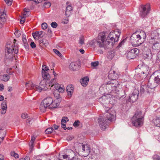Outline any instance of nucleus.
I'll return each mask as SVG.
<instances>
[{
	"mask_svg": "<svg viewBox=\"0 0 160 160\" xmlns=\"http://www.w3.org/2000/svg\"><path fill=\"white\" fill-rule=\"evenodd\" d=\"M59 92L57 90H55L53 92V94L54 97L56 98V99H58L59 98L60 95Z\"/></svg>",
	"mask_w": 160,
	"mask_h": 160,
	"instance_id": "nucleus-41",
	"label": "nucleus"
},
{
	"mask_svg": "<svg viewBox=\"0 0 160 160\" xmlns=\"http://www.w3.org/2000/svg\"><path fill=\"white\" fill-rule=\"evenodd\" d=\"M79 66V63L77 62H72L70 64L69 68L72 70L74 71L78 69Z\"/></svg>",
	"mask_w": 160,
	"mask_h": 160,
	"instance_id": "nucleus-16",
	"label": "nucleus"
},
{
	"mask_svg": "<svg viewBox=\"0 0 160 160\" xmlns=\"http://www.w3.org/2000/svg\"><path fill=\"white\" fill-rule=\"evenodd\" d=\"M69 121L68 118L67 117H63L61 121V123H66Z\"/></svg>",
	"mask_w": 160,
	"mask_h": 160,
	"instance_id": "nucleus-43",
	"label": "nucleus"
},
{
	"mask_svg": "<svg viewBox=\"0 0 160 160\" xmlns=\"http://www.w3.org/2000/svg\"><path fill=\"white\" fill-rule=\"evenodd\" d=\"M42 76L43 80H45L49 79L50 77V75L47 72H42Z\"/></svg>",
	"mask_w": 160,
	"mask_h": 160,
	"instance_id": "nucleus-37",
	"label": "nucleus"
},
{
	"mask_svg": "<svg viewBox=\"0 0 160 160\" xmlns=\"http://www.w3.org/2000/svg\"><path fill=\"white\" fill-rule=\"evenodd\" d=\"M142 52L143 58L147 61L151 60L152 58V55L150 48L148 46V44L143 43L139 48Z\"/></svg>",
	"mask_w": 160,
	"mask_h": 160,
	"instance_id": "nucleus-7",
	"label": "nucleus"
},
{
	"mask_svg": "<svg viewBox=\"0 0 160 160\" xmlns=\"http://www.w3.org/2000/svg\"><path fill=\"white\" fill-rule=\"evenodd\" d=\"M49 85L48 84V81L43 80L39 83V85H36V90L41 92L42 90H46L49 89Z\"/></svg>",
	"mask_w": 160,
	"mask_h": 160,
	"instance_id": "nucleus-11",
	"label": "nucleus"
},
{
	"mask_svg": "<svg viewBox=\"0 0 160 160\" xmlns=\"http://www.w3.org/2000/svg\"><path fill=\"white\" fill-rule=\"evenodd\" d=\"M146 38V34L143 31L141 32L139 34L135 32L131 36L130 41L133 45L139 46V48L140 46L144 43L143 41Z\"/></svg>",
	"mask_w": 160,
	"mask_h": 160,
	"instance_id": "nucleus-5",
	"label": "nucleus"
},
{
	"mask_svg": "<svg viewBox=\"0 0 160 160\" xmlns=\"http://www.w3.org/2000/svg\"><path fill=\"white\" fill-rule=\"evenodd\" d=\"M78 146L80 147V151L79 152L82 156H87L90 152V148L88 144H83L82 143H79Z\"/></svg>",
	"mask_w": 160,
	"mask_h": 160,
	"instance_id": "nucleus-9",
	"label": "nucleus"
},
{
	"mask_svg": "<svg viewBox=\"0 0 160 160\" xmlns=\"http://www.w3.org/2000/svg\"><path fill=\"white\" fill-rule=\"evenodd\" d=\"M156 73H157V76L154 78V82L157 85L160 82V72H156Z\"/></svg>",
	"mask_w": 160,
	"mask_h": 160,
	"instance_id": "nucleus-34",
	"label": "nucleus"
},
{
	"mask_svg": "<svg viewBox=\"0 0 160 160\" xmlns=\"http://www.w3.org/2000/svg\"><path fill=\"white\" fill-rule=\"evenodd\" d=\"M72 10V8L71 5H68L66 8L65 15L67 17H69L71 14Z\"/></svg>",
	"mask_w": 160,
	"mask_h": 160,
	"instance_id": "nucleus-25",
	"label": "nucleus"
},
{
	"mask_svg": "<svg viewBox=\"0 0 160 160\" xmlns=\"http://www.w3.org/2000/svg\"><path fill=\"white\" fill-rule=\"evenodd\" d=\"M30 46L32 48H33L36 47V45L34 42H32L30 44Z\"/></svg>",
	"mask_w": 160,
	"mask_h": 160,
	"instance_id": "nucleus-60",
	"label": "nucleus"
},
{
	"mask_svg": "<svg viewBox=\"0 0 160 160\" xmlns=\"http://www.w3.org/2000/svg\"><path fill=\"white\" fill-rule=\"evenodd\" d=\"M47 23L44 22L42 24V28L43 29H45L47 27Z\"/></svg>",
	"mask_w": 160,
	"mask_h": 160,
	"instance_id": "nucleus-52",
	"label": "nucleus"
},
{
	"mask_svg": "<svg viewBox=\"0 0 160 160\" xmlns=\"http://www.w3.org/2000/svg\"><path fill=\"white\" fill-rule=\"evenodd\" d=\"M148 46L152 47L153 50L158 52L160 49V34L156 31H154L151 34V38L148 42H145Z\"/></svg>",
	"mask_w": 160,
	"mask_h": 160,
	"instance_id": "nucleus-3",
	"label": "nucleus"
},
{
	"mask_svg": "<svg viewBox=\"0 0 160 160\" xmlns=\"http://www.w3.org/2000/svg\"><path fill=\"white\" fill-rule=\"evenodd\" d=\"M154 160H159L160 159V157L157 155H154L153 157Z\"/></svg>",
	"mask_w": 160,
	"mask_h": 160,
	"instance_id": "nucleus-56",
	"label": "nucleus"
},
{
	"mask_svg": "<svg viewBox=\"0 0 160 160\" xmlns=\"http://www.w3.org/2000/svg\"><path fill=\"white\" fill-rule=\"evenodd\" d=\"M143 120L132 118V123L136 127H139L142 126L143 124Z\"/></svg>",
	"mask_w": 160,
	"mask_h": 160,
	"instance_id": "nucleus-17",
	"label": "nucleus"
},
{
	"mask_svg": "<svg viewBox=\"0 0 160 160\" xmlns=\"http://www.w3.org/2000/svg\"><path fill=\"white\" fill-rule=\"evenodd\" d=\"M106 118L100 117L98 119V122L101 129L103 130L106 128L108 124L109 121L112 122L116 119L115 111L113 109H108Z\"/></svg>",
	"mask_w": 160,
	"mask_h": 160,
	"instance_id": "nucleus-2",
	"label": "nucleus"
},
{
	"mask_svg": "<svg viewBox=\"0 0 160 160\" xmlns=\"http://www.w3.org/2000/svg\"><path fill=\"white\" fill-rule=\"evenodd\" d=\"M99 102L102 103L103 105H105V104L109 103V101L106 96H104L99 98Z\"/></svg>",
	"mask_w": 160,
	"mask_h": 160,
	"instance_id": "nucleus-22",
	"label": "nucleus"
},
{
	"mask_svg": "<svg viewBox=\"0 0 160 160\" xmlns=\"http://www.w3.org/2000/svg\"><path fill=\"white\" fill-rule=\"evenodd\" d=\"M118 83L116 81L108 82L106 85V89L108 93L112 96H115V93L116 90H118Z\"/></svg>",
	"mask_w": 160,
	"mask_h": 160,
	"instance_id": "nucleus-8",
	"label": "nucleus"
},
{
	"mask_svg": "<svg viewBox=\"0 0 160 160\" xmlns=\"http://www.w3.org/2000/svg\"><path fill=\"white\" fill-rule=\"evenodd\" d=\"M21 117L22 118L24 119H26L27 118H28V117H28V116L27 114L26 113H22V114Z\"/></svg>",
	"mask_w": 160,
	"mask_h": 160,
	"instance_id": "nucleus-54",
	"label": "nucleus"
},
{
	"mask_svg": "<svg viewBox=\"0 0 160 160\" xmlns=\"http://www.w3.org/2000/svg\"><path fill=\"white\" fill-rule=\"evenodd\" d=\"M139 94V92L137 89H135L132 94L130 95L128 100L129 102H133L136 101L138 98Z\"/></svg>",
	"mask_w": 160,
	"mask_h": 160,
	"instance_id": "nucleus-14",
	"label": "nucleus"
},
{
	"mask_svg": "<svg viewBox=\"0 0 160 160\" xmlns=\"http://www.w3.org/2000/svg\"><path fill=\"white\" fill-rule=\"evenodd\" d=\"M13 43L8 42L6 46L5 56L8 59H11L13 58L14 55L18 52V47L17 43H16V40H14Z\"/></svg>",
	"mask_w": 160,
	"mask_h": 160,
	"instance_id": "nucleus-4",
	"label": "nucleus"
},
{
	"mask_svg": "<svg viewBox=\"0 0 160 160\" xmlns=\"http://www.w3.org/2000/svg\"><path fill=\"white\" fill-rule=\"evenodd\" d=\"M55 88L59 92H62L64 90V88L63 86H59L58 84H56L55 86Z\"/></svg>",
	"mask_w": 160,
	"mask_h": 160,
	"instance_id": "nucleus-30",
	"label": "nucleus"
},
{
	"mask_svg": "<svg viewBox=\"0 0 160 160\" xmlns=\"http://www.w3.org/2000/svg\"><path fill=\"white\" fill-rule=\"evenodd\" d=\"M25 18L23 17H21V19L20 21V23L21 24L25 22Z\"/></svg>",
	"mask_w": 160,
	"mask_h": 160,
	"instance_id": "nucleus-64",
	"label": "nucleus"
},
{
	"mask_svg": "<svg viewBox=\"0 0 160 160\" xmlns=\"http://www.w3.org/2000/svg\"><path fill=\"white\" fill-rule=\"evenodd\" d=\"M115 53L113 51L108 52L107 55V57L109 59H112L115 56Z\"/></svg>",
	"mask_w": 160,
	"mask_h": 160,
	"instance_id": "nucleus-38",
	"label": "nucleus"
},
{
	"mask_svg": "<svg viewBox=\"0 0 160 160\" xmlns=\"http://www.w3.org/2000/svg\"><path fill=\"white\" fill-rule=\"evenodd\" d=\"M80 122L79 120L76 121L73 123V125L75 127H77L79 125Z\"/></svg>",
	"mask_w": 160,
	"mask_h": 160,
	"instance_id": "nucleus-48",
	"label": "nucleus"
},
{
	"mask_svg": "<svg viewBox=\"0 0 160 160\" xmlns=\"http://www.w3.org/2000/svg\"><path fill=\"white\" fill-rule=\"evenodd\" d=\"M52 103V98L48 97L44 99L42 102L40 106V109L41 111L43 112L45 111V109L47 108H50L51 104Z\"/></svg>",
	"mask_w": 160,
	"mask_h": 160,
	"instance_id": "nucleus-10",
	"label": "nucleus"
},
{
	"mask_svg": "<svg viewBox=\"0 0 160 160\" xmlns=\"http://www.w3.org/2000/svg\"><path fill=\"white\" fill-rule=\"evenodd\" d=\"M133 118L143 120V115L142 114V112L140 111H137L133 116Z\"/></svg>",
	"mask_w": 160,
	"mask_h": 160,
	"instance_id": "nucleus-20",
	"label": "nucleus"
},
{
	"mask_svg": "<svg viewBox=\"0 0 160 160\" xmlns=\"http://www.w3.org/2000/svg\"><path fill=\"white\" fill-rule=\"evenodd\" d=\"M29 145L30 147V149L31 150L33 147V142H30Z\"/></svg>",
	"mask_w": 160,
	"mask_h": 160,
	"instance_id": "nucleus-61",
	"label": "nucleus"
},
{
	"mask_svg": "<svg viewBox=\"0 0 160 160\" xmlns=\"http://www.w3.org/2000/svg\"><path fill=\"white\" fill-rule=\"evenodd\" d=\"M4 1L8 6H10L12 3V0H4Z\"/></svg>",
	"mask_w": 160,
	"mask_h": 160,
	"instance_id": "nucleus-50",
	"label": "nucleus"
},
{
	"mask_svg": "<svg viewBox=\"0 0 160 160\" xmlns=\"http://www.w3.org/2000/svg\"><path fill=\"white\" fill-rule=\"evenodd\" d=\"M139 52V49L137 48H134L132 49L130 51L128 52L127 54V59H131L134 58L138 53Z\"/></svg>",
	"mask_w": 160,
	"mask_h": 160,
	"instance_id": "nucleus-12",
	"label": "nucleus"
},
{
	"mask_svg": "<svg viewBox=\"0 0 160 160\" xmlns=\"http://www.w3.org/2000/svg\"><path fill=\"white\" fill-rule=\"evenodd\" d=\"M51 25L52 28H56L58 26V24L55 22H53L51 24Z\"/></svg>",
	"mask_w": 160,
	"mask_h": 160,
	"instance_id": "nucleus-49",
	"label": "nucleus"
},
{
	"mask_svg": "<svg viewBox=\"0 0 160 160\" xmlns=\"http://www.w3.org/2000/svg\"><path fill=\"white\" fill-rule=\"evenodd\" d=\"M60 102L58 100L56 99L53 101L52 100V103L50 107V108H55L57 107L59 105Z\"/></svg>",
	"mask_w": 160,
	"mask_h": 160,
	"instance_id": "nucleus-27",
	"label": "nucleus"
},
{
	"mask_svg": "<svg viewBox=\"0 0 160 160\" xmlns=\"http://www.w3.org/2000/svg\"><path fill=\"white\" fill-rule=\"evenodd\" d=\"M6 14L3 12L0 15V24L3 25L6 19L5 18Z\"/></svg>",
	"mask_w": 160,
	"mask_h": 160,
	"instance_id": "nucleus-28",
	"label": "nucleus"
},
{
	"mask_svg": "<svg viewBox=\"0 0 160 160\" xmlns=\"http://www.w3.org/2000/svg\"><path fill=\"white\" fill-rule=\"evenodd\" d=\"M56 80L55 78L53 79H52L49 83L48 82V84L49 85V89H51V88H54L56 84H58L56 83Z\"/></svg>",
	"mask_w": 160,
	"mask_h": 160,
	"instance_id": "nucleus-31",
	"label": "nucleus"
},
{
	"mask_svg": "<svg viewBox=\"0 0 160 160\" xmlns=\"http://www.w3.org/2000/svg\"><path fill=\"white\" fill-rule=\"evenodd\" d=\"M67 154L68 157V160H71L76 156L74 152L71 149H69L67 150Z\"/></svg>",
	"mask_w": 160,
	"mask_h": 160,
	"instance_id": "nucleus-26",
	"label": "nucleus"
},
{
	"mask_svg": "<svg viewBox=\"0 0 160 160\" xmlns=\"http://www.w3.org/2000/svg\"><path fill=\"white\" fill-rule=\"evenodd\" d=\"M74 88L72 85H68L67 87V91L73 92Z\"/></svg>",
	"mask_w": 160,
	"mask_h": 160,
	"instance_id": "nucleus-40",
	"label": "nucleus"
},
{
	"mask_svg": "<svg viewBox=\"0 0 160 160\" xmlns=\"http://www.w3.org/2000/svg\"><path fill=\"white\" fill-rule=\"evenodd\" d=\"M124 91L118 88V90H117L115 93V95L113 96L116 97L120 99L124 97Z\"/></svg>",
	"mask_w": 160,
	"mask_h": 160,
	"instance_id": "nucleus-15",
	"label": "nucleus"
},
{
	"mask_svg": "<svg viewBox=\"0 0 160 160\" xmlns=\"http://www.w3.org/2000/svg\"><path fill=\"white\" fill-rule=\"evenodd\" d=\"M121 32L117 29L111 32L107 35L104 32H101L96 40H93L91 44L93 46L103 48L105 49L111 48L116 42L118 41Z\"/></svg>",
	"mask_w": 160,
	"mask_h": 160,
	"instance_id": "nucleus-1",
	"label": "nucleus"
},
{
	"mask_svg": "<svg viewBox=\"0 0 160 160\" xmlns=\"http://www.w3.org/2000/svg\"><path fill=\"white\" fill-rule=\"evenodd\" d=\"M11 155L12 156L14 157L15 158H18L19 157L18 155L14 152H12L11 153Z\"/></svg>",
	"mask_w": 160,
	"mask_h": 160,
	"instance_id": "nucleus-47",
	"label": "nucleus"
},
{
	"mask_svg": "<svg viewBox=\"0 0 160 160\" xmlns=\"http://www.w3.org/2000/svg\"><path fill=\"white\" fill-rule=\"evenodd\" d=\"M117 74L114 70H110L108 75L109 78L115 80L117 78Z\"/></svg>",
	"mask_w": 160,
	"mask_h": 160,
	"instance_id": "nucleus-23",
	"label": "nucleus"
},
{
	"mask_svg": "<svg viewBox=\"0 0 160 160\" xmlns=\"http://www.w3.org/2000/svg\"><path fill=\"white\" fill-rule=\"evenodd\" d=\"M140 15L141 17L143 18L146 17L149 13L150 10L149 6L148 5L142 6L141 7Z\"/></svg>",
	"mask_w": 160,
	"mask_h": 160,
	"instance_id": "nucleus-13",
	"label": "nucleus"
},
{
	"mask_svg": "<svg viewBox=\"0 0 160 160\" xmlns=\"http://www.w3.org/2000/svg\"><path fill=\"white\" fill-rule=\"evenodd\" d=\"M30 157L29 156H26L24 158H22L19 159V160H29Z\"/></svg>",
	"mask_w": 160,
	"mask_h": 160,
	"instance_id": "nucleus-63",
	"label": "nucleus"
},
{
	"mask_svg": "<svg viewBox=\"0 0 160 160\" xmlns=\"http://www.w3.org/2000/svg\"><path fill=\"white\" fill-rule=\"evenodd\" d=\"M43 6L46 8H48L51 6V3L49 2H45Z\"/></svg>",
	"mask_w": 160,
	"mask_h": 160,
	"instance_id": "nucleus-45",
	"label": "nucleus"
},
{
	"mask_svg": "<svg viewBox=\"0 0 160 160\" xmlns=\"http://www.w3.org/2000/svg\"><path fill=\"white\" fill-rule=\"evenodd\" d=\"M24 36H25L24 35V36H23L22 40L23 44L26 43H28L27 41V40L26 39V38L25 37H24Z\"/></svg>",
	"mask_w": 160,
	"mask_h": 160,
	"instance_id": "nucleus-59",
	"label": "nucleus"
},
{
	"mask_svg": "<svg viewBox=\"0 0 160 160\" xmlns=\"http://www.w3.org/2000/svg\"><path fill=\"white\" fill-rule=\"evenodd\" d=\"M0 78L1 80L4 81H7L9 78V76L8 75H1L0 76Z\"/></svg>",
	"mask_w": 160,
	"mask_h": 160,
	"instance_id": "nucleus-39",
	"label": "nucleus"
},
{
	"mask_svg": "<svg viewBox=\"0 0 160 160\" xmlns=\"http://www.w3.org/2000/svg\"><path fill=\"white\" fill-rule=\"evenodd\" d=\"M68 18H67L66 19H64L62 20V23L64 24H66L68 23Z\"/></svg>",
	"mask_w": 160,
	"mask_h": 160,
	"instance_id": "nucleus-55",
	"label": "nucleus"
},
{
	"mask_svg": "<svg viewBox=\"0 0 160 160\" xmlns=\"http://www.w3.org/2000/svg\"><path fill=\"white\" fill-rule=\"evenodd\" d=\"M34 121V120L31 117H29L26 119V122L27 125L30 126L32 124Z\"/></svg>",
	"mask_w": 160,
	"mask_h": 160,
	"instance_id": "nucleus-36",
	"label": "nucleus"
},
{
	"mask_svg": "<svg viewBox=\"0 0 160 160\" xmlns=\"http://www.w3.org/2000/svg\"><path fill=\"white\" fill-rule=\"evenodd\" d=\"M53 131V128H50L46 129L45 131V132L47 134H50Z\"/></svg>",
	"mask_w": 160,
	"mask_h": 160,
	"instance_id": "nucleus-42",
	"label": "nucleus"
},
{
	"mask_svg": "<svg viewBox=\"0 0 160 160\" xmlns=\"http://www.w3.org/2000/svg\"><path fill=\"white\" fill-rule=\"evenodd\" d=\"M153 122L156 126L160 128V116L154 119Z\"/></svg>",
	"mask_w": 160,
	"mask_h": 160,
	"instance_id": "nucleus-32",
	"label": "nucleus"
},
{
	"mask_svg": "<svg viewBox=\"0 0 160 160\" xmlns=\"http://www.w3.org/2000/svg\"><path fill=\"white\" fill-rule=\"evenodd\" d=\"M1 108V109H0L1 114H5L6 112L7 109L6 101H4L2 102Z\"/></svg>",
	"mask_w": 160,
	"mask_h": 160,
	"instance_id": "nucleus-19",
	"label": "nucleus"
},
{
	"mask_svg": "<svg viewBox=\"0 0 160 160\" xmlns=\"http://www.w3.org/2000/svg\"><path fill=\"white\" fill-rule=\"evenodd\" d=\"M53 51L58 56H62L61 53L57 49H53Z\"/></svg>",
	"mask_w": 160,
	"mask_h": 160,
	"instance_id": "nucleus-46",
	"label": "nucleus"
},
{
	"mask_svg": "<svg viewBox=\"0 0 160 160\" xmlns=\"http://www.w3.org/2000/svg\"><path fill=\"white\" fill-rule=\"evenodd\" d=\"M73 92H67L68 93V98H70L71 97L72 94L73 93Z\"/></svg>",
	"mask_w": 160,
	"mask_h": 160,
	"instance_id": "nucleus-58",
	"label": "nucleus"
},
{
	"mask_svg": "<svg viewBox=\"0 0 160 160\" xmlns=\"http://www.w3.org/2000/svg\"><path fill=\"white\" fill-rule=\"evenodd\" d=\"M148 87L147 85H142L141 86L140 92L142 94L144 93H149L150 92H148Z\"/></svg>",
	"mask_w": 160,
	"mask_h": 160,
	"instance_id": "nucleus-24",
	"label": "nucleus"
},
{
	"mask_svg": "<svg viewBox=\"0 0 160 160\" xmlns=\"http://www.w3.org/2000/svg\"><path fill=\"white\" fill-rule=\"evenodd\" d=\"M81 160V159H80L79 158H78L77 156L76 155L75 156V157H73L71 159V160Z\"/></svg>",
	"mask_w": 160,
	"mask_h": 160,
	"instance_id": "nucleus-62",
	"label": "nucleus"
},
{
	"mask_svg": "<svg viewBox=\"0 0 160 160\" xmlns=\"http://www.w3.org/2000/svg\"><path fill=\"white\" fill-rule=\"evenodd\" d=\"M91 65L94 67H96L98 65V62H95L91 63Z\"/></svg>",
	"mask_w": 160,
	"mask_h": 160,
	"instance_id": "nucleus-53",
	"label": "nucleus"
},
{
	"mask_svg": "<svg viewBox=\"0 0 160 160\" xmlns=\"http://www.w3.org/2000/svg\"><path fill=\"white\" fill-rule=\"evenodd\" d=\"M49 70L47 66L46 65L43 66L42 68V72H47Z\"/></svg>",
	"mask_w": 160,
	"mask_h": 160,
	"instance_id": "nucleus-44",
	"label": "nucleus"
},
{
	"mask_svg": "<svg viewBox=\"0 0 160 160\" xmlns=\"http://www.w3.org/2000/svg\"><path fill=\"white\" fill-rule=\"evenodd\" d=\"M36 85L31 81H29L26 84V88L27 89H32L36 90Z\"/></svg>",
	"mask_w": 160,
	"mask_h": 160,
	"instance_id": "nucleus-21",
	"label": "nucleus"
},
{
	"mask_svg": "<svg viewBox=\"0 0 160 160\" xmlns=\"http://www.w3.org/2000/svg\"><path fill=\"white\" fill-rule=\"evenodd\" d=\"M149 71V67L145 64L139 65L136 69L135 75L142 79L146 78Z\"/></svg>",
	"mask_w": 160,
	"mask_h": 160,
	"instance_id": "nucleus-6",
	"label": "nucleus"
},
{
	"mask_svg": "<svg viewBox=\"0 0 160 160\" xmlns=\"http://www.w3.org/2000/svg\"><path fill=\"white\" fill-rule=\"evenodd\" d=\"M147 86L148 90V92H151L152 89L156 87L157 85L154 81L149 79Z\"/></svg>",
	"mask_w": 160,
	"mask_h": 160,
	"instance_id": "nucleus-18",
	"label": "nucleus"
},
{
	"mask_svg": "<svg viewBox=\"0 0 160 160\" xmlns=\"http://www.w3.org/2000/svg\"><path fill=\"white\" fill-rule=\"evenodd\" d=\"M126 39H123L121 42L118 45V47H121L122 45H123L124 43L125 42H126Z\"/></svg>",
	"mask_w": 160,
	"mask_h": 160,
	"instance_id": "nucleus-57",
	"label": "nucleus"
},
{
	"mask_svg": "<svg viewBox=\"0 0 160 160\" xmlns=\"http://www.w3.org/2000/svg\"><path fill=\"white\" fill-rule=\"evenodd\" d=\"M88 78L87 77H85L81 80L80 82L83 86L85 87L88 84Z\"/></svg>",
	"mask_w": 160,
	"mask_h": 160,
	"instance_id": "nucleus-33",
	"label": "nucleus"
},
{
	"mask_svg": "<svg viewBox=\"0 0 160 160\" xmlns=\"http://www.w3.org/2000/svg\"><path fill=\"white\" fill-rule=\"evenodd\" d=\"M43 32L42 31L36 32L32 33V35L34 39L37 38L39 39V38H41V35L43 34Z\"/></svg>",
	"mask_w": 160,
	"mask_h": 160,
	"instance_id": "nucleus-29",
	"label": "nucleus"
},
{
	"mask_svg": "<svg viewBox=\"0 0 160 160\" xmlns=\"http://www.w3.org/2000/svg\"><path fill=\"white\" fill-rule=\"evenodd\" d=\"M6 133V131L5 129H0V138L2 140H3Z\"/></svg>",
	"mask_w": 160,
	"mask_h": 160,
	"instance_id": "nucleus-35",
	"label": "nucleus"
},
{
	"mask_svg": "<svg viewBox=\"0 0 160 160\" xmlns=\"http://www.w3.org/2000/svg\"><path fill=\"white\" fill-rule=\"evenodd\" d=\"M84 38L83 37H81L80 38V39H79V43L81 44V45H82L83 44H84Z\"/></svg>",
	"mask_w": 160,
	"mask_h": 160,
	"instance_id": "nucleus-51",
	"label": "nucleus"
}]
</instances>
